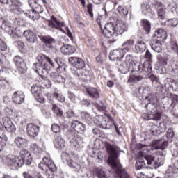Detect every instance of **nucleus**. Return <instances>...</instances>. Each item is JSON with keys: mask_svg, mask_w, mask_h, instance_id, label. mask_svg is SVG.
<instances>
[{"mask_svg": "<svg viewBox=\"0 0 178 178\" xmlns=\"http://www.w3.org/2000/svg\"><path fill=\"white\" fill-rule=\"evenodd\" d=\"M105 147L109 155L108 163L115 173L114 178H130L129 174L126 170L123 169L120 161L118 159L119 158V151L109 143H106Z\"/></svg>", "mask_w": 178, "mask_h": 178, "instance_id": "nucleus-1", "label": "nucleus"}, {"mask_svg": "<svg viewBox=\"0 0 178 178\" xmlns=\"http://www.w3.org/2000/svg\"><path fill=\"white\" fill-rule=\"evenodd\" d=\"M36 59L38 62L33 63V69L39 76H42V74L48 73V71L51 70V67H55L52 60L44 54L38 56Z\"/></svg>", "mask_w": 178, "mask_h": 178, "instance_id": "nucleus-2", "label": "nucleus"}, {"mask_svg": "<svg viewBox=\"0 0 178 178\" xmlns=\"http://www.w3.org/2000/svg\"><path fill=\"white\" fill-rule=\"evenodd\" d=\"M140 156H142V158L139 159L135 165L137 170L144 169V168H148V165H156V166H162V165H163V161H161L159 159H158V161H155V157L152 155H144L140 154Z\"/></svg>", "mask_w": 178, "mask_h": 178, "instance_id": "nucleus-3", "label": "nucleus"}, {"mask_svg": "<svg viewBox=\"0 0 178 178\" xmlns=\"http://www.w3.org/2000/svg\"><path fill=\"white\" fill-rule=\"evenodd\" d=\"M145 108L147 109L148 115H143L144 120H161L162 113L159 110V107L155 103H148Z\"/></svg>", "mask_w": 178, "mask_h": 178, "instance_id": "nucleus-4", "label": "nucleus"}, {"mask_svg": "<svg viewBox=\"0 0 178 178\" xmlns=\"http://www.w3.org/2000/svg\"><path fill=\"white\" fill-rule=\"evenodd\" d=\"M137 72L140 74H143V76H147L152 72V67L151 63L147 61L143 64L138 63L136 67H134V71Z\"/></svg>", "mask_w": 178, "mask_h": 178, "instance_id": "nucleus-5", "label": "nucleus"}, {"mask_svg": "<svg viewBox=\"0 0 178 178\" xmlns=\"http://www.w3.org/2000/svg\"><path fill=\"white\" fill-rule=\"evenodd\" d=\"M9 9L17 15L24 13V10L22 8V2L19 0H10L8 3Z\"/></svg>", "mask_w": 178, "mask_h": 178, "instance_id": "nucleus-6", "label": "nucleus"}, {"mask_svg": "<svg viewBox=\"0 0 178 178\" xmlns=\"http://www.w3.org/2000/svg\"><path fill=\"white\" fill-rule=\"evenodd\" d=\"M115 33H116V26L112 22L106 24L102 31V34L106 38H111L115 35Z\"/></svg>", "mask_w": 178, "mask_h": 178, "instance_id": "nucleus-7", "label": "nucleus"}, {"mask_svg": "<svg viewBox=\"0 0 178 178\" xmlns=\"http://www.w3.org/2000/svg\"><path fill=\"white\" fill-rule=\"evenodd\" d=\"M23 159H22V157L19 156H10L8 158V165L10 166V168H22L23 166Z\"/></svg>", "mask_w": 178, "mask_h": 178, "instance_id": "nucleus-8", "label": "nucleus"}, {"mask_svg": "<svg viewBox=\"0 0 178 178\" xmlns=\"http://www.w3.org/2000/svg\"><path fill=\"white\" fill-rule=\"evenodd\" d=\"M31 92H32L33 95L36 98L38 102L42 104L45 99L42 97V88L41 86L38 85H33L31 86Z\"/></svg>", "mask_w": 178, "mask_h": 178, "instance_id": "nucleus-9", "label": "nucleus"}, {"mask_svg": "<svg viewBox=\"0 0 178 178\" xmlns=\"http://www.w3.org/2000/svg\"><path fill=\"white\" fill-rule=\"evenodd\" d=\"M13 62L19 73L26 72L27 67L26 65V63H24V60H23L20 56H15L13 58Z\"/></svg>", "mask_w": 178, "mask_h": 178, "instance_id": "nucleus-10", "label": "nucleus"}, {"mask_svg": "<svg viewBox=\"0 0 178 178\" xmlns=\"http://www.w3.org/2000/svg\"><path fill=\"white\" fill-rule=\"evenodd\" d=\"M125 51L124 49L113 50L110 52L109 59L113 62L115 60L120 62L122 58H124Z\"/></svg>", "mask_w": 178, "mask_h": 178, "instance_id": "nucleus-11", "label": "nucleus"}, {"mask_svg": "<svg viewBox=\"0 0 178 178\" xmlns=\"http://www.w3.org/2000/svg\"><path fill=\"white\" fill-rule=\"evenodd\" d=\"M69 63L72 66L76 67L77 70H81L86 67V63H84V60L79 57H70L69 58Z\"/></svg>", "mask_w": 178, "mask_h": 178, "instance_id": "nucleus-12", "label": "nucleus"}, {"mask_svg": "<svg viewBox=\"0 0 178 178\" xmlns=\"http://www.w3.org/2000/svg\"><path fill=\"white\" fill-rule=\"evenodd\" d=\"M76 76L81 81H91L92 80V75L90 72L85 70H77L76 71Z\"/></svg>", "mask_w": 178, "mask_h": 178, "instance_id": "nucleus-13", "label": "nucleus"}, {"mask_svg": "<svg viewBox=\"0 0 178 178\" xmlns=\"http://www.w3.org/2000/svg\"><path fill=\"white\" fill-rule=\"evenodd\" d=\"M22 34L24 35L28 42H31V44H34V42H37V35H35L34 32L30 30L24 31V32H19L18 33H17V36L20 37Z\"/></svg>", "mask_w": 178, "mask_h": 178, "instance_id": "nucleus-14", "label": "nucleus"}, {"mask_svg": "<svg viewBox=\"0 0 178 178\" xmlns=\"http://www.w3.org/2000/svg\"><path fill=\"white\" fill-rule=\"evenodd\" d=\"M26 133L29 137L35 138L40 133V127L33 123H29L26 126Z\"/></svg>", "mask_w": 178, "mask_h": 178, "instance_id": "nucleus-15", "label": "nucleus"}, {"mask_svg": "<svg viewBox=\"0 0 178 178\" xmlns=\"http://www.w3.org/2000/svg\"><path fill=\"white\" fill-rule=\"evenodd\" d=\"M49 26L51 29L62 31V27H65V23L57 20L55 16H51V20L49 21Z\"/></svg>", "mask_w": 178, "mask_h": 178, "instance_id": "nucleus-16", "label": "nucleus"}, {"mask_svg": "<svg viewBox=\"0 0 178 178\" xmlns=\"http://www.w3.org/2000/svg\"><path fill=\"white\" fill-rule=\"evenodd\" d=\"M3 124L8 133H15L16 131V127H15V124H13L9 117H4L3 118Z\"/></svg>", "mask_w": 178, "mask_h": 178, "instance_id": "nucleus-17", "label": "nucleus"}, {"mask_svg": "<svg viewBox=\"0 0 178 178\" xmlns=\"http://www.w3.org/2000/svg\"><path fill=\"white\" fill-rule=\"evenodd\" d=\"M20 158H22L23 161V163L25 165H31V162L33 159H31V154L30 152L26 149H22L19 152Z\"/></svg>", "mask_w": 178, "mask_h": 178, "instance_id": "nucleus-18", "label": "nucleus"}, {"mask_svg": "<svg viewBox=\"0 0 178 178\" xmlns=\"http://www.w3.org/2000/svg\"><path fill=\"white\" fill-rule=\"evenodd\" d=\"M71 127H72L76 133L79 134L84 133V130H86V125L79 120L72 121L71 123Z\"/></svg>", "mask_w": 178, "mask_h": 178, "instance_id": "nucleus-19", "label": "nucleus"}, {"mask_svg": "<svg viewBox=\"0 0 178 178\" xmlns=\"http://www.w3.org/2000/svg\"><path fill=\"white\" fill-rule=\"evenodd\" d=\"M24 93L22 91H16L13 95V101L15 104H17L18 105H21L24 102Z\"/></svg>", "mask_w": 178, "mask_h": 178, "instance_id": "nucleus-20", "label": "nucleus"}, {"mask_svg": "<svg viewBox=\"0 0 178 178\" xmlns=\"http://www.w3.org/2000/svg\"><path fill=\"white\" fill-rule=\"evenodd\" d=\"M68 166L70 168H72V169H75L76 172H80L81 170V165L79 163V156H74V159H72L71 161H70L67 163Z\"/></svg>", "mask_w": 178, "mask_h": 178, "instance_id": "nucleus-21", "label": "nucleus"}, {"mask_svg": "<svg viewBox=\"0 0 178 178\" xmlns=\"http://www.w3.org/2000/svg\"><path fill=\"white\" fill-rule=\"evenodd\" d=\"M42 161L47 168H49L50 172H56V165H55V163H54L49 156L43 157Z\"/></svg>", "mask_w": 178, "mask_h": 178, "instance_id": "nucleus-22", "label": "nucleus"}, {"mask_svg": "<svg viewBox=\"0 0 178 178\" xmlns=\"http://www.w3.org/2000/svg\"><path fill=\"white\" fill-rule=\"evenodd\" d=\"M125 65H129V70L131 72H134V68L137 67L138 63L133 60V56L128 54L125 58Z\"/></svg>", "mask_w": 178, "mask_h": 178, "instance_id": "nucleus-23", "label": "nucleus"}, {"mask_svg": "<svg viewBox=\"0 0 178 178\" xmlns=\"http://www.w3.org/2000/svg\"><path fill=\"white\" fill-rule=\"evenodd\" d=\"M60 51L64 55H72L76 52V47L70 44H65L60 47Z\"/></svg>", "mask_w": 178, "mask_h": 178, "instance_id": "nucleus-24", "label": "nucleus"}, {"mask_svg": "<svg viewBox=\"0 0 178 178\" xmlns=\"http://www.w3.org/2000/svg\"><path fill=\"white\" fill-rule=\"evenodd\" d=\"M153 37L163 41L168 38V33H166V31L163 30V29H159L155 31Z\"/></svg>", "mask_w": 178, "mask_h": 178, "instance_id": "nucleus-25", "label": "nucleus"}, {"mask_svg": "<svg viewBox=\"0 0 178 178\" xmlns=\"http://www.w3.org/2000/svg\"><path fill=\"white\" fill-rule=\"evenodd\" d=\"M49 76L51 80L52 81H54V83H65L66 81V79L65 77L62 76L60 74H58L57 72H51L49 74Z\"/></svg>", "mask_w": 178, "mask_h": 178, "instance_id": "nucleus-26", "label": "nucleus"}, {"mask_svg": "<svg viewBox=\"0 0 178 178\" xmlns=\"http://www.w3.org/2000/svg\"><path fill=\"white\" fill-rule=\"evenodd\" d=\"M163 87L166 88V90H172V91H177L178 89V83L172 79L167 80Z\"/></svg>", "mask_w": 178, "mask_h": 178, "instance_id": "nucleus-27", "label": "nucleus"}, {"mask_svg": "<svg viewBox=\"0 0 178 178\" xmlns=\"http://www.w3.org/2000/svg\"><path fill=\"white\" fill-rule=\"evenodd\" d=\"M66 142L62 136H58L54 140V146L57 149H63L65 148Z\"/></svg>", "mask_w": 178, "mask_h": 178, "instance_id": "nucleus-28", "label": "nucleus"}, {"mask_svg": "<svg viewBox=\"0 0 178 178\" xmlns=\"http://www.w3.org/2000/svg\"><path fill=\"white\" fill-rule=\"evenodd\" d=\"M14 143L17 148H25V147H27V140L22 136L16 137Z\"/></svg>", "mask_w": 178, "mask_h": 178, "instance_id": "nucleus-29", "label": "nucleus"}, {"mask_svg": "<svg viewBox=\"0 0 178 178\" xmlns=\"http://www.w3.org/2000/svg\"><path fill=\"white\" fill-rule=\"evenodd\" d=\"M29 5L36 13H42V7L35 0H29Z\"/></svg>", "mask_w": 178, "mask_h": 178, "instance_id": "nucleus-30", "label": "nucleus"}, {"mask_svg": "<svg viewBox=\"0 0 178 178\" xmlns=\"http://www.w3.org/2000/svg\"><path fill=\"white\" fill-rule=\"evenodd\" d=\"M115 33L118 35H122L124 31H127V24L123 22H119L115 25Z\"/></svg>", "mask_w": 178, "mask_h": 178, "instance_id": "nucleus-31", "label": "nucleus"}, {"mask_svg": "<svg viewBox=\"0 0 178 178\" xmlns=\"http://www.w3.org/2000/svg\"><path fill=\"white\" fill-rule=\"evenodd\" d=\"M135 49L138 54H141L147 49V44L143 40H138L135 44Z\"/></svg>", "mask_w": 178, "mask_h": 178, "instance_id": "nucleus-32", "label": "nucleus"}, {"mask_svg": "<svg viewBox=\"0 0 178 178\" xmlns=\"http://www.w3.org/2000/svg\"><path fill=\"white\" fill-rule=\"evenodd\" d=\"M9 76V74L6 72V68H1L0 70V86L1 87H5V84L8 83L6 81V77Z\"/></svg>", "mask_w": 178, "mask_h": 178, "instance_id": "nucleus-33", "label": "nucleus"}, {"mask_svg": "<svg viewBox=\"0 0 178 178\" xmlns=\"http://www.w3.org/2000/svg\"><path fill=\"white\" fill-rule=\"evenodd\" d=\"M95 175L98 178H108L109 177V171L105 170L102 168H96L95 170Z\"/></svg>", "mask_w": 178, "mask_h": 178, "instance_id": "nucleus-34", "label": "nucleus"}, {"mask_svg": "<svg viewBox=\"0 0 178 178\" xmlns=\"http://www.w3.org/2000/svg\"><path fill=\"white\" fill-rule=\"evenodd\" d=\"M122 47H124L123 49L125 52H130L133 50V47H134V40L129 39L127 40L124 43L122 44Z\"/></svg>", "mask_w": 178, "mask_h": 178, "instance_id": "nucleus-35", "label": "nucleus"}, {"mask_svg": "<svg viewBox=\"0 0 178 178\" xmlns=\"http://www.w3.org/2000/svg\"><path fill=\"white\" fill-rule=\"evenodd\" d=\"M86 92L90 98H95L96 99L99 98V92H98V90L95 88H88Z\"/></svg>", "mask_w": 178, "mask_h": 178, "instance_id": "nucleus-36", "label": "nucleus"}, {"mask_svg": "<svg viewBox=\"0 0 178 178\" xmlns=\"http://www.w3.org/2000/svg\"><path fill=\"white\" fill-rule=\"evenodd\" d=\"M157 13L160 20H166V11L165 10V6L159 5L157 8Z\"/></svg>", "mask_w": 178, "mask_h": 178, "instance_id": "nucleus-37", "label": "nucleus"}, {"mask_svg": "<svg viewBox=\"0 0 178 178\" xmlns=\"http://www.w3.org/2000/svg\"><path fill=\"white\" fill-rule=\"evenodd\" d=\"M144 79V76L141 75H131L129 76L127 83H129V84H133L134 83H138L140 81H143Z\"/></svg>", "mask_w": 178, "mask_h": 178, "instance_id": "nucleus-38", "label": "nucleus"}, {"mask_svg": "<svg viewBox=\"0 0 178 178\" xmlns=\"http://www.w3.org/2000/svg\"><path fill=\"white\" fill-rule=\"evenodd\" d=\"M1 29L10 35L13 34V27H12V24L10 22L3 21L1 24Z\"/></svg>", "mask_w": 178, "mask_h": 178, "instance_id": "nucleus-39", "label": "nucleus"}, {"mask_svg": "<svg viewBox=\"0 0 178 178\" xmlns=\"http://www.w3.org/2000/svg\"><path fill=\"white\" fill-rule=\"evenodd\" d=\"M151 47L152 49L155 52H158L159 54V52H162V42L161 40H154Z\"/></svg>", "mask_w": 178, "mask_h": 178, "instance_id": "nucleus-40", "label": "nucleus"}, {"mask_svg": "<svg viewBox=\"0 0 178 178\" xmlns=\"http://www.w3.org/2000/svg\"><path fill=\"white\" fill-rule=\"evenodd\" d=\"M24 15L26 17H29V19H31V20H36L40 13H37L34 10H28L24 13Z\"/></svg>", "mask_w": 178, "mask_h": 178, "instance_id": "nucleus-41", "label": "nucleus"}, {"mask_svg": "<svg viewBox=\"0 0 178 178\" xmlns=\"http://www.w3.org/2000/svg\"><path fill=\"white\" fill-rule=\"evenodd\" d=\"M159 69L161 70H165L166 66L168 65V58L163 56H159L158 58Z\"/></svg>", "mask_w": 178, "mask_h": 178, "instance_id": "nucleus-42", "label": "nucleus"}, {"mask_svg": "<svg viewBox=\"0 0 178 178\" xmlns=\"http://www.w3.org/2000/svg\"><path fill=\"white\" fill-rule=\"evenodd\" d=\"M46 167L47 165H45V163H39V165H38L39 169L42 170V172H45L44 175L45 176H47V178H55V175H54V174H50L48 172V170L45 168Z\"/></svg>", "mask_w": 178, "mask_h": 178, "instance_id": "nucleus-43", "label": "nucleus"}, {"mask_svg": "<svg viewBox=\"0 0 178 178\" xmlns=\"http://www.w3.org/2000/svg\"><path fill=\"white\" fill-rule=\"evenodd\" d=\"M142 13L143 15H148V13H152V15H155L154 12L151 10V6L148 3L141 4Z\"/></svg>", "mask_w": 178, "mask_h": 178, "instance_id": "nucleus-44", "label": "nucleus"}, {"mask_svg": "<svg viewBox=\"0 0 178 178\" xmlns=\"http://www.w3.org/2000/svg\"><path fill=\"white\" fill-rule=\"evenodd\" d=\"M152 133L154 136H159V134H162V133H163V129L162 127L153 124L152 125Z\"/></svg>", "mask_w": 178, "mask_h": 178, "instance_id": "nucleus-45", "label": "nucleus"}, {"mask_svg": "<svg viewBox=\"0 0 178 178\" xmlns=\"http://www.w3.org/2000/svg\"><path fill=\"white\" fill-rule=\"evenodd\" d=\"M141 23L145 31L147 34H149L151 33V22L147 19H142Z\"/></svg>", "mask_w": 178, "mask_h": 178, "instance_id": "nucleus-46", "label": "nucleus"}, {"mask_svg": "<svg viewBox=\"0 0 178 178\" xmlns=\"http://www.w3.org/2000/svg\"><path fill=\"white\" fill-rule=\"evenodd\" d=\"M61 159L63 163H68L70 161L74 159V156H70L67 152H63L61 154Z\"/></svg>", "mask_w": 178, "mask_h": 178, "instance_id": "nucleus-47", "label": "nucleus"}, {"mask_svg": "<svg viewBox=\"0 0 178 178\" xmlns=\"http://www.w3.org/2000/svg\"><path fill=\"white\" fill-rule=\"evenodd\" d=\"M154 92L156 95H162L163 94V85L162 83H159L157 85H154Z\"/></svg>", "mask_w": 178, "mask_h": 178, "instance_id": "nucleus-48", "label": "nucleus"}, {"mask_svg": "<svg viewBox=\"0 0 178 178\" xmlns=\"http://www.w3.org/2000/svg\"><path fill=\"white\" fill-rule=\"evenodd\" d=\"M148 79L152 81L153 87L158 84H161V80L159 78L154 74H151L148 76Z\"/></svg>", "mask_w": 178, "mask_h": 178, "instance_id": "nucleus-49", "label": "nucleus"}, {"mask_svg": "<svg viewBox=\"0 0 178 178\" xmlns=\"http://www.w3.org/2000/svg\"><path fill=\"white\" fill-rule=\"evenodd\" d=\"M41 40L44 44H48L49 45H51V44L55 43V39L53 38H51V36H42L41 38Z\"/></svg>", "mask_w": 178, "mask_h": 178, "instance_id": "nucleus-50", "label": "nucleus"}, {"mask_svg": "<svg viewBox=\"0 0 178 178\" xmlns=\"http://www.w3.org/2000/svg\"><path fill=\"white\" fill-rule=\"evenodd\" d=\"M129 69H130L129 67V65H127V64L125 63L121 64L118 67L120 73H122V74H126V73L129 72Z\"/></svg>", "mask_w": 178, "mask_h": 178, "instance_id": "nucleus-51", "label": "nucleus"}, {"mask_svg": "<svg viewBox=\"0 0 178 178\" xmlns=\"http://www.w3.org/2000/svg\"><path fill=\"white\" fill-rule=\"evenodd\" d=\"M117 11L120 15H121V16H127V15H129V10L127 8H124V7L122 6H119L117 8Z\"/></svg>", "mask_w": 178, "mask_h": 178, "instance_id": "nucleus-52", "label": "nucleus"}, {"mask_svg": "<svg viewBox=\"0 0 178 178\" xmlns=\"http://www.w3.org/2000/svg\"><path fill=\"white\" fill-rule=\"evenodd\" d=\"M52 111L54 112V113H55V115H56V116H63V111H62V110H60V108H59V107H58V106H56V104H54L52 106Z\"/></svg>", "mask_w": 178, "mask_h": 178, "instance_id": "nucleus-53", "label": "nucleus"}, {"mask_svg": "<svg viewBox=\"0 0 178 178\" xmlns=\"http://www.w3.org/2000/svg\"><path fill=\"white\" fill-rule=\"evenodd\" d=\"M54 98L58 101V102H61V104H63L65 102V96L60 93L54 92L53 95Z\"/></svg>", "mask_w": 178, "mask_h": 178, "instance_id": "nucleus-54", "label": "nucleus"}, {"mask_svg": "<svg viewBox=\"0 0 178 178\" xmlns=\"http://www.w3.org/2000/svg\"><path fill=\"white\" fill-rule=\"evenodd\" d=\"M31 148L32 151H33L34 154H40V152H42V149L40 148L36 143L31 144Z\"/></svg>", "mask_w": 178, "mask_h": 178, "instance_id": "nucleus-55", "label": "nucleus"}, {"mask_svg": "<svg viewBox=\"0 0 178 178\" xmlns=\"http://www.w3.org/2000/svg\"><path fill=\"white\" fill-rule=\"evenodd\" d=\"M51 86L52 82L49 79H44L41 84L42 88H51Z\"/></svg>", "mask_w": 178, "mask_h": 178, "instance_id": "nucleus-56", "label": "nucleus"}, {"mask_svg": "<svg viewBox=\"0 0 178 178\" xmlns=\"http://www.w3.org/2000/svg\"><path fill=\"white\" fill-rule=\"evenodd\" d=\"M84 119L85 122H86L88 124H91V123L93 122L92 117H91V115H90L88 113H84Z\"/></svg>", "mask_w": 178, "mask_h": 178, "instance_id": "nucleus-57", "label": "nucleus"}, {"mask_svg": "<svg viewBox=\"0 0 178 178\" xmlns=\"http://www.w3.org/2000/svg\"><path fill=\"white\" fill-rule=\"evenodd\" d=\"M168 145H169L168 141H163L159 146H156L155 149H161V151H165V149L168 148Z\"/></svg>", "mask_w": 178, "mask_h": 178, "instance_id": "nucleus-58", "label": "nucleus"}, {"mask_svg": "<svg viewBox=\"0 0 178 178\" xmlns=\"http://www.w3.org/2000/svg\"><path fill=\"white\" fill-rule=\"evenodd\" d=\"M65 116L67 119H72L76 118V113L72 109H69L66 111Z\"/></svg>", "mask_w": 178, "mask_h": 178, "instance_id": "nucleus-59", "label": "nucleus"}, {"mask_svg": "<svg viewBox=\"0 0 178 178\" xmlns=\"http://www.w3.org/2000/svg\"><path fill=\"white\" fill-rule=\"evenodd\" d=\"M173 173H178V161L175 167L172 168V172H169V170H168L166 172V176H168V177H172Z\"/></svg>", "mask_w": 178, "mask_h": 178, "instance_id": "nucleus-60", "label": "nucleus"}, {"mask_svg": "<svg viewBox=\"0 0 178 178\" xmlns=\"http://www.w3.org/2000/svg\"><path fill=\"white\" fill-rule=\"evenodd\" d=\"M51 130L55 134L60 133V127L58 124H53Z\"/></svg>", "mask_w": 178, "mask_h": 178, "instance_id": "nucleus-61", "label": "nucleus"}, {"mask_svg": "<svg viewBox=\"0 0 178 178\" xmlns=\"http://www.w3.org/2000/svg\"><path fill=\"white\" fill-rule=\"evenodd\" d=\"M168 98H170L173 102L175 101L176 102H178V95L169 93L168 94L166 97H164V99H168Z\"/></svg>", "mask_w": 178, "mask_h": 178, "instance_id": "nucleus-62", "label": "nucleus"}, {"mask_svg": "<svg viewBox=\"0 0 178 178\" xmlns=\"http://www.w3.org/2000/svg\"><path fill=\"white\" fill-rule=\"evenodd\" d=\"M166 137L168 140H172L175 137V132H173V129L169 128L167 131Z\"/></svg>", "mask_w": 178, "mask_h": 178, "instance_id": "nucleus-63", "label": "nucleus"}, {"mask_svg": "<svg viewBox=\"0 0 178 178\" xmlns=\"http://www.w3.org/2000/svg\"><path fill=\"white\" fill-rule=\"evenodd\" d=\"M161 141H162V139H157V140H153L151 143L152 149H155L156 147H159V145H161Z\"/></svg>", "mask_w": 178, "mask_h": 178, "instance_id": "nucleus-64", "label": "nucleus"}]
</instances>
